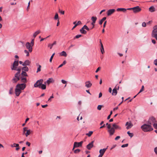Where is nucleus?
I'll list each match as a JSON object with an SVG mask.
<instances>
[{"instance_id": "obj_40", "label": "nucleus", "mask_w": 157, "mask_h": 157, "mask_svg": "<svg viewBox=\"0 0 157 157\" xmlns=\"http://www.w3.org/2000/svg\"><path fill=\"white\" fill-rule=\"evenodd\" d=\"M54 19L55 20H57L59 19V16L58 14L57 13H56L54 17Z\"/></svg>"}, {"instance_id": "obj_46", "label": "nucleus", "mask_w": 157, "mask_h": 157, "mask_svg": "<svg viewBox=\"0 0 157 157\" xmlns=\"http://www.w3.org/2000/svg\"><path fill=\"white\" fill-rule=\"evenodd\" d=\"M55 55V53H54L52 54V56H51V58L50 59V60H49V61L50 62H51L52 61V59L53 58V57L54 56V55Z\"/></svg>"}, {"instance_id": "obj_43", "label": "nucleus", "mask_w": 157, "mask_h": 157, "mask_svg": "<svg viewBox=\"0 0 157 157\" xmlns=\"http://www.w3.org/2000/svg\"><path fill=\"white\" fill-rule=\"evenodd\" d=\"M81 150L79 149H76L74 151V152L76 154L78 153Z\"/></svg>"}, {"instance_id": "obj_44", "label": "nucleus", "mask_w": 157, "mask_h": 157, "mask_svg": "<svg viewBox=\"0 0 157 157\" xmlns=\"http://www.w3.org/2000/svg\"><path fill=\"white\" fill-rule=\"evenodd\" d=\"M83 28H84V29H86L87 31H89L90 30L89 28H88L86 25H84L83 27Z\"/></svg>"}, {"instance_id": "obj_28", "label": "nucleus", "mask_w": 157, "mask_h": 157, "mask_svg": "<svg viewBox=\"0 0 157 157\" xmlns=\"http://www.w3.org/2000/svg\"><path fill=\"white\" fill-rule=\"evenodd\" d=\"M31 131L30 129L28 130L26 133H25V135L26 137H27L28 135H29L31 134Z\"/></svg>"}, {"instance_id": "obj_30", "label": "nucleus", "mask_w": 157, "mask_h": 157, "mask_svg": "<svg viewBox=\"0 0 157 157\" xmlns=\"http://www.w3.org/2000/svg\"><path fill=\"white\" fill-rule=\"evenodd\" d=\"M60 55L61 56H63L66 57L67 56V54L66 52L64 51H63L61 52Z\"/></svg>"}, {"instance_id": "obj_38", "label": "nucleus", "mask_w": 157, "mask_h": 157, "mask_svg": "<svg viewBox=\"0 0 157 157\" xmlns=\"http://www.w3.org/2000/svg\"><path fill=\"white\" fill-rule=\"evenodd\" d=\"M127 134L131 138L134 135L133 133H130L129 131L127 132Z\"/></svg>"}, {"instance_id": "obj_35", "label": "nucleus", "mask_w": 157, "mask_h": 157, "mask_svg": "<svg viewBox=\"0 0 157 157\" xmlns=\"http://www.w3.org/2000/svg\"><path fill=\"white\" fill-rule=\"evenodd\" d=\"M93 133V132L92 131H90L88 133H87L86 134V135L87 136H88L90 137L91 136L92 134Z\"/></svg>"}, {"instance_id": "obj_2", "label": "nucleus", "mask_w": 157, "mask_h": 157, "mask_svg": "<svg viewBox=\"0 0 157 157\" xmlns=\"http://www.w3.org/2000/svg\"><path fill=\"white\" fill-rule=\"evenodd\" d=\"M141 128L144 132H149L153 130L152 126L147 123L144 124L142 125Z\"/></svg>"}, {"instance_id": "obj_3", "label": "nucleus", "mask_w": 157, "mask_h": 157, "mask_svg": "<svg viewBox=\"0 0 157 157\" xmlns=\"http://www.w3.org/2000/svg\"><path fill=\"white\" fill-rule=\"evenodd\" d=\"M156 120L155 118L152 117L149 118L147 121V123L152 126V125L154 124Z\"/></svg>"}, {"instance_id": "obj_10", "label": "nucleus", "mask_w": 157, "mask_h": 157, "mask_svg": "<svg viewBox=\"0 0 157 157\" xmlns=\"http://www.w3.org/2000/svg\"><path fill=\"white\" fill-rule=\"evenodd\" d=\"M115 11V10L114 9H109L107 11V15L108 16H109L111 15Z\"/></svg>"}, {"instance_id": "obj_27", "label": "nucleus", "mask_w": 157, "mask_h": 157, "mask_svg": "<svg viewBox=\"0 0 157 157\" xmlns=\"http://www.w3.org/2000/svg\"><path fill=\"white\" fill-rule=\"evenodd\" d=\"M20 79L19 78H13L12 79L13 82L16 83Z\"/></svg>"}, {"instance_id": "obj_37", "label": "nucleus", "mask_w": 157, "mask_h": 157, "mask_svg": "<svg viewBox=\"0 0 157 157\" xmlns=\"http://www.w3.org/2000/svg\"><path fill=\"white\" fill-rule=\"evenodd\" d=\"M153 125L154 128L155 129H157V124L155 123ZM155 132L157 133V130H155Z\"/></svg>"}, {"instance_id": "obj_13", "label": "nucleus", "mask_w": 157, "mask_h": 157, "mask_svg": "<svg viewBox=\"0 0 157 157\" xmlns=\"http://www.w3.org/2000/svg\"><path fill=\"white\" fill-rule=\"evenodd\" d=\"M94 141H92L86 146V148L90 150L93 147Z\"/></svg>"}, {"instance_id": "obj_50", "label": "nucleus", "mask_w": 157, "mask_h": 157, "mask_svg": "<svg viewBox=\"0 0 157 157\" xmlns=\"http://www.w3.org/2000/svg\"><path fill=\"white\" fill-rule=\"evenodd\" d=\"M20 74H18V73L17 72L15 75V78H19V76L20 75Z\"/></svg>"}, {"instance_id": "obj_15", "label": "nucleus", "mask_w": 157, "mask_h": 157, "mask_svg": "<svg viewBox=\"0 0 157 157\" xmlns=\"http://www.w3.org/2000/svg\"><path fill=\"white\" fill-rule=\"evenodd\" d=\"M100 43L101 44V48H100V51L101 52V53L102 54H103L105 52V51L104 50V48L103 47V45L102 44V43L101 40H100Z\"/></svg>"}, {"instance_id": "obj_17", "label": "nucleus", "mask_w": 157, "mask_h": 157, "mask_svg": "<svg viewBox=\"0 0 157 157\" xmlns=\"http://www.w3.org/2000/svg\"><path fill=\"white\" fill-rule=\"evenodd\" d=\"M112 125L113 128H114V129H118L119 130L121 129V127L116 124V123L113 124Z\"/></svg>"}, {"instance_id": "obj_54", "label": "nucleus", "mask_w": 157, "mask_h": 157, "mask_svg": "<svg viewBox=\"0 0 157 157\" xmlns=\"http://www.w3.org/2000/svg\"><path fill=\"white\" fill-rule=\"evenodd\" d=\"M28 128L27 127H24L23 128V132H25L26 131L27 132V131L28 130H27Z\"/></svg>"}, {"instance_id": "obj_18", "label": "nucleus", "mask_w": 157, "mask_h": 157, "mask_svg": "<svg viewBox=\"0 0 157 157\" xmlns=\"http://www.w3.org/2000/svg\"><path fill=\"white\" fill-rule=\"evenodd\" d=\"M53 81V80L52 78H49L45 82V84L47 83L48 85L50 84V83L52 82Z\"/></svg>"}, {"instance_id": "obj_14", "label": "nucleus", "mask_w": 157, "mask_h": 157, "mask_svg": "<svg viewBox=\"0 0 157 157\" xmlns=\"http://www.w3.org/2000/svg\"><path fill=\"white\" fill-rule=\"evenodd\" d=\"M92 85V83L89 81H86L85 82V86L88 88L90 87Z\"/></svg>"}, {"instance_id": "obj_19", "label": "nucleus", "mask_w": 157, "mask_h": 157, "mask_svg": "<svg viewBox=\"0 0 157 157\" xmlns=\"http://www.w3.org/2000/svg\"><path fill=\"white\" fill-rule=\"evenodd\" d=\"M117 88H114L112 91V95H113L115 96L117 95Z\"/></svg>"}, {"instance_id": "obj_7", "label": "nucleus", "mask_w": 157, "mask_h": 157, "mask_svg": "<svg viewBox=\"0 0 157 157\" xmlns=\"http://www.w3.org/2000/svg\"><path fill=\"white\" fill-rule=\"evenodd\" d=\"M26 48L28 49L29 51L31 52L32 51V46L30 44V43L27 42L26 43Z\"/></svg>"}, {"instance_id": "obj_4", "label": "nucleus", "mask_w": 157, "mask_h": 157, "mask_svg": "<svg viewBox=\"0 0 157 157\" xmlns=\"http://www.w3.org/2000/svg\"><path fill=\"white\" fill-rule=\"evenodd\" d=\"M19 65L18 60L17 61L14 60L13 64V65L11 67V69L12 70H17V67Z\"/></svg>"}, {"instance_id": "obj_12", "label": "nucleus", "mask_w": 157, "mask_h": 157, "mask_svg": "<svg viewBox=\"0 0 157 157\" xmlns=\"http://www.w3.org/2000/svg\"><path fill=\"white\" fill-rule=\"evenodd\" d=\"M133 125V124L131 122L129 123L128 122H127L125 124V126H127L126 128L127 129H128L131 128L132 127Z\"/></svg>"}, {"instance_id": "obj_20", "label": "nucleus", "mask_w": 157, "mask_h": 157, "mask_svg": "<svg viewBox=\"0 0 157 157\" xmlns=\"http://www.w3.org/2000/svg\"><path fill=\"white\" fill-rule=\"evenodd\" d=\"M21 79L22 82L25 83L27 82V80L26 79V78L24 77H21Z\"/></svg>"}, {"instance_id": "obj_41", "label": "nucleus", "mask_w": 157, "mask_h": 157, "mask_svg": "<svg viewBox=\"0 0 157 157\" xmlns=\"http://www.w3.org/2000/svg\"><path fill=\"white\" fill-rule=\"evenodd\" d=\"M152 36L155 37L157 40V33H155V34H152Z\"/></svg>"}, {"instance_id": "obj_51", "label": "nucleus", "mask_w": 157, "mask_h": 157, "mask_svg": "<svg viewBox=\"0 0 157 157\" xmlns=\"http://www.w3.org/2000/svg\"><path fill=\"white\" fill-rule=\"evenodd\" d=\"M17 71V73L18 74H20L21 71V69L20 68H17V70H16Z\"/></svg>"}, {"instance_id": "obj_22", "label": "nucleus", "mask_w": 157, "mask_h": 157, "mask_svg": "<svg viewBox=\"0 0 157 157\" xmlns=\"http://www.w3.org/2000/svg\"><path fill=\"white\" fill-rule=\"evenodd\" d=\"M56 41H55L52 44H49L48 45V47L50 48V49H51L52 48L53 46L56 44Z\"/></svg>"}, {"instance_id": "obj_60", "label": "nucleus", "mask_w": 157, "mask_h": 157, "mask_svg": "<svg viewBox=\"0 0 157 157\" xmlns=\"http://www.w3.org/2000/svg\"><path fill=\"white\" fill-rule=\"evenodd\" d=\"M117 146V145L114 144L112 146V147L110 148V150H112V149L115 147Z\"/></svg>"}, {"instance_id": "obj_26", "label": "nucleus", "mask_w": 157, "mask_h": 157, "mask_svg": "<svg viewBox=\"0 0 157 157\" xmlns=\"http://www.w3.org/2000/svg\"><path fill=\"white\" fill-rule=\"evenodd\" d=\"M22 70L23 71H29L28 68L26 66L23 67L22 68Z\"/></svg>"}, {"instance_id": "obj_25", "label": "nucleus", "mask_w": 157, "mask_h": 157, "mask_svg": "<svg viewBox=\"0 0 157 157\" xmlns=\"http://www.w3.org/2000/svg\"><path fill=\"white\" fill-rule=\"evenodd\" d=\"M83 28V27L80 29V31L81 33L83 34H86V31Z\"/></svg>"}, {"instance_id": "obj_23", "label": "nucleus", "mask_w": 157, "mask_h": 157, "mask_svg": "<svg viewBox=\"0 0 157 157\" xmlns=\"http://www.w3.org/2000/svg\"><path fill=\"white\" fill-rule=\"evenodd\" d=\"M149 11L153 12L155 11V8L153 6H151L149 8Z\"/></svg>"}, {"instance_id": "obj_33", "label": "nucleus", "mask_w": 157, "mask_h": 157, "mask_svg": "<svg viewBox=\"0 0 157 157\" xmlns=\"http://www.w3.org/2000/svg\"><path fill=\"white\" fill-rule=\"evenodd\" d=\"M25 62L26 66L29 65L31 63V62L29 60H26L25 61Z\"/></svg>"}, {"instance_id": "obj_64", "label": "nucleus", "mask_w": 157, "mask_h": 157, "mask_svg": "<svg viewBox=\"0 0 157 157\" xmlns=\"http://www.w3.org/2000/svg\"><path fill=\"white\" fill-rule=\"evenodd\" d=\"M120 138V137L119 136H117L115 139V140H117Z\"/></svg>"}, {"instance_id": "obj_39", "label": "nucleus", "mask_w": 157, "mask_h": 157, "mask_svg": "<svg viewBox=\"0 0 157 157\" xmlns=\"http://www.w3.org/2000/svg\"><path fill=\"white\" fill-rule=\"evenodd\" d=\"M13 93V88L11 87L10 88L9 91V94H12Z\"/></svg>"}, {"instance_id": "obj_1", "label": "nucleus", "mask_w": 157, "mask_h": 157, "mask_svg": "<svg viewBox=\"0 0 157 157\" xmlns=\"http://www.w3.org/2000/svg\"><path fill=\"white\" fill-rule=\"evenodd\" d=\"M26 85L24 83L18 84L16 86L15 93L17 96H18L21 92V90H23L25 88Z\"/></svg>"}, {"instance_id": "obj_62", "label": "nucleus", "mask_w": 157, "mask_h": 157, "mask_svg": "<svg viewBox=\"0 0 157 157\" xmlns=\"http://www.w3.org/2000/svg\"><path fill=\"white\" fill-rule=\"evenodd\" d=\"M61 82L63 84H66L67 83V81L63 79L61 80Z\"/></svg>"}, {"instance_id": "obj_36", "label": "nucleus", "mask_w": 157, "mask_h": 157, "mask_svg": "<svg viewBox=\"0 0 157 157\" xmlns=\"http://www.w3.org/2000/svg\"><path fill=\"white\" fill-rule=\"evenodd\" d=\"M66 63V60H64L63 63L61 64L58 67V68H60L61 67H62L63 66L65 65Z\"/></svg>"}, {"instance_id": "obj_58", "label": "nucleus", "mask_w": 157, "mask_h": 157, "mask_svg": "<svg viewBox=\"0 0 157 157\" xmlns=\"http://www.w3.org/2000/svg\"><path fill=\"white\" fill-rule=\"evenodd\" d=\"M154 151L155 153L157 155V147H156L154 148Z\"/></svg>"}, {"instance_id": "obj_31", "label": "nucleus", "mask_w": 157, "mask_h": 157, "mask_svg": "<svg viewBox=\"0 0 157 157\" xmlns=\"http://www.w3.org/2000/svg\"><path fill=\"white\" fill-rule=\"evenodd\" d=\"M21 75L22 77L28 76V75L25 72V71H22L21 73Z\"/></svg>"}, {"instance_id": "obj_57", "label": "nucleus", "mask_w": 157, "mask_h": 157, "mask_svg": "<svg viewBox=\"0 0 157 157\" xmlns=\"http://www.w3.org/2000/svg\"><path fill=\"white\" fill-rule=\"evenodd\" d=\"M26 145H27L28 146L30 147V146L31 144L28 141H27L26 143Z\"/></svg>"}, {"instance_id": "obj_5", "label": "nucleus", "mask_w": 157, "mask_h": 157, "mask_svg": "<svg viewBox=\"0 0 157 157\" xmlns=\"http://www.w3.org/2000/svg\"><path fill=\"white\" fill-rule=\"evenodd\" d=\"M43 82V79H40L37 80L34 85V87L40 88V86L42 84Z\"/></svg>"}, {"instance_id": "obj_24", "label": "nucleus", "mask_w": 157, "mask_h": 157, "mask_svg": "<svg viewBox=\"0 0 157 157\" xmlns=\"http://www.w3.org/2000/svg\"><path fill=\"white\" fill-rule=\"evenodd\" d=\"M40 33V30H38L36 31L34 33L33 35V36L34 38L36 37V36L38 34Z\"/></svg>"}, {"instance_id": "obj_61", "label": "nucleus", "mask_w": 157, "mask_h": 157, "mask_svg": "<svg viewBox=\"0 0 157 157\" xmlns=\"http://www.w3.org/2000/svg\"><path fill=\"white\" fill-rule=\"evenodd\" d=\"M28 153L27 152H25V153H23L22 154L21 157H25L24 156V155Z\"/></svg>"}, {"instance_id": "obj_29", "label": "nucleus", "mask_w": 157, "mask_h": 157, "mask_svg": "<svg viewBox=\"0 0 157 157\" xmlns=\"http://www.w3.org/2000/svg\"><path fill=\"white\" fill-rule=\"evenodd\" d=\"M36 65L38 66V67L37 68V71H36V72L37 73L41 71V66L39 65L38 63L36 64Z\"/></svg>"}, {"instance_id": "obj_11", "label": "nucleus", "mask_w": 157, "mask_h": 157, "mask_svg": "<svg viewBox=\"0 0 157 157\" xmlns=\"http://www.w3.org/2000/svg\"><path fill=\"white\" fill-rule=\"evenodd\" d=\"M115 130L114 128L113 127H112L111 128L108 130V132L109 133L110 136L113 135L114 133Z\"/></svg>"}, {"instance_id": "obj_16", "label": "nucleus", "mask_w": 157, "mask_h": 157, "mask_svg": "<svg viewBox=\"0 0 157 157\" xmlns=\"http://www.w3.org/2000/svg\"><path fill=\"white\" fill-rule=\"evenodd\" d=\"M91 19L93 21L91 24L92 25H93V27L94 25V24L95 22V21L97 19V18L96 17H91Z\"/></svg>"}, {"instance_id": "obj_42", "label": "nucleus", "mask_w": 157, "mask_h": 157, "mask_svg": "<svg viewBox=\"0 0 157 157\" xmlns=\"http://www.w3.org/2000/svg\"><path fill=\"white\" fill-rule=\"evenodd\" d=\"M82 35L81 34L77 35H76L74 38V39H75V38L78 39L79 38V37H81Z\"/></svg>"}, {"instance_id": "obj_55", "label": "nucleus", "mask_w": 157, "mask_h": 157, "mask_svg": "<svg viewBox=\"0 0 157 157\" xmlns=\"http://www.w3.org/2000/svg\"><path fill=\"white\" fill-rule=\"evenodd\" d=\"M142 25L143 27H145L146 26V24L145 22H143L142 23Z\"/></svg>"}, {"instance_id": "obj_45", "label": "nucleus", "mask_w": 157, "mask_h": 157, "mask_svg": "<svg viewBox=\"0 0 157 157\" xmlns=\"http://www.w3.org/2000/svg\"><path fill=\"white\" fill-rule=\"evenodd\" d=\"M13 145H11V147H19V144H13Z\"/></svg>"}, {"instance_id": "obj_56", "label": "nucleus", "mask_w": 157, "mask_h": 157, "mask_svg": "<svg viewBox=\"0 0 157 157\" xmlns=\"http://www.w3.org/2000/svg\"><path fill=\"white\" fill-rule=\"evenodd\" d=\"M54 98L53 95L52 94V95L50 97V98L48 99V101H51V99L52 98Z\"/></svg>"}, {"instance_id": "obj_59", "label": "nucleus", "mask_w": 157, "mask_h": 157, "mask_svg": "<svg viewBox=\"0 0 157 157\" xmlns=\"http://www.w3.org/2000/svg\"><path fill=\"white\" fill-rule=\"evenodd\" d=\"M59 12L62 14H64V11L63 10H59Z\"/></svg>"}, {"instance_id": "obj_52", "label": "nucleus", "mask_w": 157, "mask_h": 157, "mask_svg": "<svg viewBox=\"0 0 157 157\" xmlns=\"http://www.w3.org/2000/svg\"><path fill=\"white\" fill-rule=\"evenodd\" d=\"M128 146V144H123L121 146L122 147H127Z\"/></svg>"}, {"instance_id": "obj_48", "label": "nucleus", "mask_w": 157, "mask_h": 157, "mask_svg": "<svg viewBox=\"0 0 157 157\" xmlns=\"http://www.w3.org/2000/svg\"><path fill=\"white\" fill-rule=\"evenodd\" d=\"M24 52L26 54V56H29V52L27 50H25Z\"/></svg>"}, {"instance_id": "obj_6", "label": "nucleus", "mask_w": 157, "mask_h": 157, "mask_svg": "<svg viewBox=\"0 0 157 157\" xmlns=\"http://www.w3.org/2000/svg\"><path fill=\"white\" fill-rule=\"evenodd\" d=\"M83 142L82 141H81L79 142H75L74 144L73 148L72 150H73L75 147L81 146Z\"/></svg>"}, {"instance_id": "obj_53", "label": "nucleus", "mask_w": 157, "mask_h": 157, "mask_svg": "<svg viewBox=\"0 0 157 157\" xmlns=\"http://www.w3.org/2000/svg\"><path fill=\"white\" fill-rule=\"evenodd\" d=\"M157 30L155 29H153L152 34H155V33H157Z\"/></svg>"}, {"instance_id": "obj_8", "label": "nucleus", "mask_w": 157, "mask_h": 157, "mask_svg": "<svg viewBox=\"0 0 157 157\" xmlns=\"http://www.w3.org/2000/svg\"><path fill=\"white\" fill-rule=\"evenodd\" d=\"M107 149V147L100 149L99 151L100 155H99V157H102Z\"/></svg>"}, {"instance_id": "obj_63", "label": "nucleus", "mask_w": 157, "mask_h": 157, "mask_svg": "<svg viewBox=\"0 0 157 157\" xmlns=\"http://www.w3.org/2000/svg\"><path fill=\"white\" fill-rule=\"evenodd\" d=\"M154 63V64L156 66H157V59L155 60Z\"/></svg>"}, {"instance_id": "obj_47", "label": "nucleus", "mask_w": 157, "mask_h": 157, "mask_svg": "<svg viewBox=\"0 0 157 157\" xmlns=\"http://www.w3.org/2000/svg\"><path fill=\"white\" fill-rule=\"evenodd\" d=\"M144 86L143 85L142 86L141 89L140 90V91L138 93V94H139L140 92H142L144 90Z\"/></svg>"}, {"instance_id": "obj_9", "label": "nucleus", "mask_w": 157, "mask_h": 157, "mask_svg": "<svg viewBox=\"0 0 157 157\" xmlns=\"http://www.w3.org/2000/svg\"><path fill=\"white\" fill-rule=\"evenodd\" d=\"M141 9L139 6L133 7V10L134 13H137L141 11Z\"/></svg>"}, {"instance_id": "obj_21", "label": "nucleus", "mask_w": 157, "mask_h": 157, "mask_svg": "<svg viewBox=\"0 0 157 157\" xmlns=\"http://www.w3.org/2000/svg\"><path fill=\"white\" fill-rule=\"evenodd\" d=\"M127 9L124 8H118L117 9V11H122L124 12H125L126 11Z\"/></svg>"}, {"instance_id": "obj_32", "label": "nucleus", "mask_w": 157, "mask_h": 157, "mask_svg": "<svg viewBox=\"0 0 157 157\" xmlns=\"http://www.w3.org/2000/svg\"><path fill=\"white\" fill-rule=\"evenodd\" d=\"M43 90H45L46 88V84H42V85L40 86V88Z\"/></svg>"}, {"instance_id": "obj_34", "label": "nucleus", "mask_w": 157, "mask_h": 157, "mask_svg": "<svg viewBox=\"0 0 157 157\" xmlns=\"http://www.w3.org/2000/svg\"><path fill=\"white\" fill-rule=\"evenodd\" d=\"M106 17H103L102 19L100 21V22H99V24H100V25H101L102 24V23H103V22L106 20Z\"/></svg>"}, {"instance_id": "obj_49", "label": "nucleus", "mask_w": 157, "mask_h": 157, "mask_svg": "<svg viewBox=\"0 0 157 157\" xmlns=\"http://www.w3.org/2000/svg\"><path fill=\"white\" fill-rule=\"evenodd\" d=\"M34 39H33L32 40H31V43L30 44L32 46H33V45H34Z\"/></svg>"}]
</instances>
